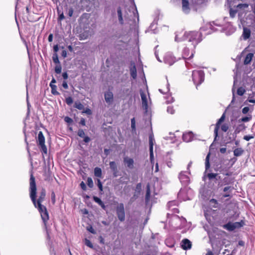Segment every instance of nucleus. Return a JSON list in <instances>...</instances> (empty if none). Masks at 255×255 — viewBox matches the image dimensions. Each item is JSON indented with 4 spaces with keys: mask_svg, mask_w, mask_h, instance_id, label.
Here are the masks:
<instances>
[{
    "mask_svg": "<svg viewBox=\"0 0 255 255\" xmlns=\"http://www.w3.org/2000/svg\"><path fill=\"white\" fill-rule=\"evenodd\" d=\"M31 166V169L29 171V197L34 207L37 209L39 208L41 210L43 207L45 206L41 204L42 202L44 200L45 198L38 197V198L37 199V187L35 178L33 175V172L32 170L33 165L32 162Z\"/></svg>",
    "mask_w": 255,
    "mask_h": 255,
    "instance_id": "obj_1",
    "label": "nucleus"
},
{
    "mask_svg": "<svg viewBox=\"0 0 255 255\" xmlns=\"http://www.w3.org/2000/svg\"><path fill=\"white\" fill-rule=\"evenodd\" d=\"M185 40L191 42L194 48H195L196 46L202 40V34L199 31H191L185 32L183 35L181 37H179L178 34H176L175 37V41L179 42Z\"/></svg>",
    "mask_w": 255,
    "mask_h": 255,
    "instance_id": "obj_2",
    "label": "nucleus"
},
{
    "mask_svg": "<svg viewBox=\"0 0 255 255\" xmlns=\"http://www.w3.org/2000/svg\"><path fill=\"white\" fill-rule=\"evenodd\" d=\"M231 168L229 166V161L223 157H219L218 161L215 162L214 164V170L220 173L223 171H227Z\"/></svg>",
    "mask_w": 255,
    "mask_h": 255,
    "instance_id": "obj_3",
    "label": "nucleus"
},
{
    "mask_svg": "<svg viewBox=\"0 0 255 255\" xmlns=\"http://www.w3.org/2000/svg\"><path fill=\"white\" fill-rule=\"evenodd\" d=\"M114 204H118L115 208V211L119 220L121 222L125 221L126 218V212L124 203H119L117 201H115Z\"/></svg>",
    "mask_w": 255,
    "mask_h": 255,
    "instance_id": "obj_4",
    "label": "nucleus"
},
{
    "mask_svg": "<svg viewBox=\"0 0 255 255\" xmlns=\"http://www.w3.org/2000/svg\"><path fill=\"white\" fill-rule=\"evenodd\" d=\"M192 80L194 84L197 86H199L204 80V72L202 70H194L192 72Z\"/></svg>",
    "mask_w": 255,
    "mask_h": 255,
    "instance_id": "obj_5",
    "label": "nucleus"
},
{
    "mask_svg": "<svg viewBox=\"0 0 255 255\" xmlns=\"http://www.w3.org/2000/svg\"><path fill=\"white\" fill-rule=\"evenodd\" d=\"M245 225V223L244 220H242L240 222H236L232 223L231 222H228L227 223L223 225V228L228 231L232 232L236 229H240Z\"/></svg>",
    "mask_w": 255,
    "mask_h": 255,
    "instance_id": "obj_6",
    "label": "nucleus"
},
{
    "mask_svg": "<svg viewBox=\"0 0 255 255\" xmlns=\"http://www.w3.org/2000/svg\"><path fill=\"white\" fill-rule=\"evenodd\" d=\"M151 133L149 135V158L151 163L154 161V154H153V140L154 136L152 132V128H150Z\"/></svg>",
    "mask_w": 255,
    "mask_h": 255,
    "instance_id": "obj_7",
    "label": "nucleus"
},
{
    "mask_svg": "<svg viewBox=\"0 0 255 255\" xmlns=\"http://www.w3.org/2000/svg\"><path fill=\"white\" fill-rule=\"evenodd\" d=\"M37 209L40 214V216L42 220L44 223L45 228L47 229V222L49 219V213L48 212L47 208L45 206H44L43 207V208H42L41 210L39 208Z\"/></svg>",
    "mask_w": 255,
    "mask_h": 255,
    "instance_id": "obj_8",
    "label": "nucleus"
},
{
    "mask_svg": "<svg viewBox=\"0 0 255 255\" xmlns=\"http://www.w3.org/2000/svg\"><path fill=\"white\" fill-rule=\"evenodd\" d=\"M52 60L53 62L56 64L55 67V72L56 74H60L62 71V66L59 61L57 53H53L52 55Z\"/></svg>",
    "mask_w": 255,
    "mask_h": 255,
    "instance_id": "obj_9",
    "label": "nucleus"
},
{
    "mask_svg": "<svg viewBox=\"0 0 255 255\" xmlns=\"http://www.w3.org/2000/svg\"><path fill=\"white\" fill-rule=\"evenodd\" d=\"M176 61V58L172 53H167L164 57V62L169 66L173 65Z\"/></svg>",
    "mask_w": 255,
    "mask_h": 255,
    "instance_id": "obj_10",
    "label": "nucleus"
},
{
    "mask_svg": "<svg viewBox=\"0 0 255 255\" xmlns=\"http://www.w3.org/2000/svg\"><path fill=\"white\" fill-rule=\"evenodd\" d=\"M110 168L113 172V177H117L121 175L120 171L118 170L117 163L115 161H110Z\"/></svg>",
    "mask_w": 255,
    "mask_h": 255,
    "instance_id": "obj_11",
    "label": "nucleus"
},
{
    "mask_svg": "<svg viewBox=\"0 0 255 255\" xmlns=\"http://www.w3.org/2000/svg\"><path fill=\"white\" fill-rule=\"evenodd\" d=\"M129 68L131 77L133 79H135L137 77V70L133 61H130Z\"/></svg>",
    "mask_w": 255,
    "mask_h": 255,
    "instance_id": "obj_12",
    "label": "nucleus"
},
{
    "mask_svg": "<svg viewBox=\"0 0 255 255\" xmlns=\"http://www.w3.org/2000/svg\"><path fill=\"white\" fill-rule=\"evenodd\" d=\"M140 95L142 101V106L145 113L147 112L148 104L146 96L141 90H140Z\"/></svg>",
    "mask_w": 255,
    "mask_h": 255,
    "instance_id": "obj_13",
    "label": "nucleus"
},
{
    "mask_svg": "<svg viewBox=\"0 0 255 255\" xmlns=\"http://www.w3.org/2000/svg\"><path fill=\"white\" fill-rule=\"evenodd\" d=\"M180 246L183 250L187 251L192 248V243L189 239H184L182 240Z\"/></svg>",
    "mask_w": 255,
    "mask_h": 255,
    "instance_id": "obj_14",
    "label": "nucleus"
},
{
    "mask_svg": "<svg viewBox=\"0 0 255 255\" xmlns=\"http://www.w3.org/2000/svg\"><path fill=\"white\" fill-rule=\"evenodd\" d=\"M178 178L183 185H186L189 183V178L184 174V172H181L179 173Z\"/></svg>",
    "mask_w": 255,
    "mask_h": 255,
    "instance_id": "obj_15",
    "label": "nucleus"
},
{
    "mask_svg": "<svg viewBox=\"0 0 255 255\" xmlns=\"http://www.w3.org/2000/svg\"><path fill=\"white\" fill-rule=\"evenodd\" d=\"M105 101L108 104H111L114 101L113 94L110 91L106 92L104 94Z\"/></svg>",
    "mask_w": 255,
    "mask_h": 255,
    "instance_id": "obj_16",
    "label": "nucleus"
},
{
    "mask_svg": "<svg viewBox=\"0 0 255 255\" xmlns=\"http://www.w3.org/2000/svg\"><path fill=\"white\" fill-rule=\"evenodd\" d=\"M217 176V173L209 172L206 175H204V176L203 177V180L205 181V177L206 176V177L209 180V184L211 183V185H212L213 183H215V180Z\"/></svg>",
    "mask_w": 255,
    "mask_h": 255,
    "instance_id": "obj_17",
    "label": "nucleus"
},
{
    "mask_svg": "<svg viewBox=\"0 0 255 255\" xmlns=\"http://www.w3.org/2000/svg\"><path fill=\"white\" fill-rule=\"evenodd\" d=\"M93 201L97 203L105 211H106L107 209V206H106L104 203V202L101 200V199L97 196H93Z\"/></svg>",
    "mask_w": 255,
    "mask_h": 255,
    "instance_id": "obj_18",
    "label": "nucleus"
},
{
    "mask_svg": "<svg viewBox=\"0 0 255 255\" xmlns=\"http://www.w3.org/2000/svg\"><path fill=\"white\" fill-rule=\"evenodd\" d=\"M124 162L125 164H126L127 166L132 169L134 167V160L131 158H129L128 157H125L124 158Z\"/></svg>",
    "mask_w": 255,
    "mask_h": 255,
    "instance_id": "obj_19",
    "label": "nucleus"
},
{
    "mask_svg": "<svg viewBox=\"0 0 255 255\" xmlns=\"http://www.w3.org/2000/svg\"><path fill=\"white\" fill-rule=\"evenodd\" d=\"M251 30L249 28L244 26L243 34L242 35V37H243V39L244 40L248 39L251 36Z\"/></svg>",
    "mask_w": 255,
    "mask_h": 255,
    "instance_id": "obj_20",
    "label": "nucleus"
},
{
    "mask_svg": "<svg viewBox=\"0 0 255 255\" xmlns=\"http://www.w3.org/2000/svg\"><path fill=\"white\" fill-rule=\"evenodd\" d=\"M182 10L185 13H188L190 11L189 3L188 0H182Z\"/></svg>",
    "mask_w": 255,
    "mask_h": 255,
    "instance_id": "obj_21",
    "label": "nucleus"
},
{
    "mask_svg": "<svg viewBox=\"0 0 255 255\" xmlns=\"http://www.w3.org/2000/svg\"><path fill=\"white\" fill-rule=\"evenodd\" d=\"M223 185H225L223 182V181H218L217 182V184H215V183H213L212 185H211V183H209L208 184V187L209 188H211L213 190H217L219 188L223 186Z\"/></svg>",
    "mask_w": 255,
    "mask_h": 255,
    "instance_id": "obj_22",
    "label": "nucleus"
},
{
    "mask_svg": "<svg viewBox=\"0 0 255 255\" xmlns=\"http://www.w3.org/2000/svg\"><path fill=\"white\" fill-rule=\"evenodd\" d=\"M193 137V134L192 131H189L188 133H183L182 135V139L184 141L189 142L190 141Z\"/></svg>",
    "mask_w": 255,
    "mask_h": 255,
    "instance_id": "obj_23",
    "label": "nucleus"
},
{
    "mask_svg": "<svg viewBox=\"0 0 255 255\" xmlns=\"http://www.w3.org/2000/svg\"><path fill=\"white\" fill-rule=\"evenodd\" d=\"M211 156V152H209L207 154L206 158H205V171L204 172V174H205L209 170L211 165L210 162V158Z\"/></svg>",
    "mask_w": 255,
    "mask_h": 255,
    "instance_id": "obj_24",
    "label": "nucleus"
},
{
    "mask_svg": "<svg viewBox=\"0 0 255 255\" xmlns=\"http://www.w3.org/2000/svg\"><path fill=\"white\" fill-rule=\"evenodd\" d=\"M95 181L99 190V195H103L104 194V188L103 186V182L99 178H97L95 180Z\"/></svg>",
    "mask_w": 255,
    "mask_h": 255,
    "instance_id": "obj_25",
    "label": "nucleus"
},
{
    "mask_svg": "<svg viewBox=\"0 0 255 255\" xmlns=\"http://www.w3.org/2000/svg\"><path fill=\"white\" fill-rule=\"evenodd\" d=\"M254 54L253 53H248L244 60V64L246 65L250 64L254 57Z\"/></svg>",
    "mask_w": 255,
    "mask_h": 255,
    "instance_id": "obj_26",
    "label": "nucleus"
},
{
    "mask_svg": "<svg viewBox=\"0 0 255 255\" xmlns=\"http://www.w3.org/2000/svg\"><path fill=\"white\" fill-rule=\"evenodd\" d=\"M189 52H190V50L188 48L185 47L184 48L183 51V58L184 59H190L193 57V56H194L193 53H192L191 55L188 58L187 57L189 54Z\"/></svg>",
    "mask_w": 255,
    "mask_h": 255,
    "instance_id": "obj_27",
    "label": "nucleus"
},
{
    "mask_svg": "<svg viewBox=\"0 0 255 255\" xmlns=\"http://www.w3.org/2000/svg\"><path fill=\"white\" fill-rule=\"evenodd\" d=\"M220 128H214V139L213 142L210 146V150L212 149H213L214 142L218 140L219 139V136L218 131Z\"/></svg>",
    "mask_w": 255,
    "mask_h": 255,
    "instance_id": "obj_28",
    "label": "nucleus"
},
{
    "mask_svg": "<svg viewBox=\"0 0 255 255\" xmlns=\"http://www.w3.org/2000/svg\"><path fill=\"white\" fill-rule=\"evenodd\" d=\"M157 27V22L154 20L149 26L147 30L145 31V32L152 31L153 33H155V30Z\"/></svg>",
    "mask_w": 255,
    "mask_h": 255,
    "instance_id": "obj_29",
    "label": "nucleus"
},
{
    "mask_svg": "<svg viewBox=\"0 0 255 255\" xmlns=\"http://www.w3.org/2000/svg\"><path fill=\"white\" fill-rule=\"evenodd\" d=\"M117 14H118V19H119L120 23L121 24H124V19H123V17L122 8L120 6H119L117 8Z\"/></svg>",
    "mask_w": 255,
    "mask_h": 255,
    "instance_id": "obj_30",
    "label": "nucleus"
},
{
    "mask_svg": "<svg viewBox=\"0 0 255 255\" xmlns=\"http://www.w3.org/2000/svg\"><path fill=\"white\" fill-rule=\"evenodd\" d=\"M94 175L98 178L102 177V170L100 167H96L94 170Z\"/></svg>",
    "mask_w": 255,
    "mask_h": 255,
    "instance_id": "obj_31",
    "label": "nucleus"
},
{
    "mask_svg": "<svg viewBox=\"0 0 255 255\" xmlns=\"http://www.w3.org/2000/svg\"><path fill=\"white\" fill-rule=\"evenodd\" d=\"M244 152V150L242 148H237L234 150V155L236 157L240 156L242 155Z\"/></svg>",
    "mask_w": 255,
    "mask_h": 255,
    "instance_id": "obj_32",
    "label": "nucleus"
},
{
    "mask_svg": "<svg viewBox=\"0 0 255 255\" xmlns=\"http://www.w3.org/2000/svg\"><path fill=\"white\" fill-rule=\"evenodd\" d=\"M150 197V190L149 184H148L146 186V194L145 197V202H148L149 201Z\"/></svg>",
    "mask_w": 255,
    "mask_h": 255,
    "instance_id": "obj_33",
    "label": "nucleus"
},
{
    "mask_svg": "<svg viewBox=\"0 0 255 255\" xmlns=\"http://www.w3.org/2000/svg\"><path fill=\"white\" fill-rule=\"evenodd\" d=\"M226 117V111L224 112V113L222 115L221 117L218 120V122L215 125V128H220V126L222 123H223Z\"/></svg>",
    "mask_w": 255,
    "mask_h": 255,
    "instance_id": "obj_34",
    "label": "nucleus"
},
{
    "mask_svg": "<svg viewBox=\"0 0 255 255\" xmlns=\"http://www.w3.org/2000/svg\"><path fill=\"white\" fill-rule=\"evenodd\" d=\"M237 82V79L236 77H234V84L232 89V92L233 93V98L231 101V103H233L235 101V85Z\"/></svg>",
    "mask_w": 255,
    "mask_h": 255,
    "instance_id": "obj_35",
    "label": "nucleus"
},
{
    "mask_svg": "<svg viewBox=\"0 0 255 255\" xmlns=\"http://www.w3.org/2000/svg\"><path fill=\"white\" fill-rule=\"evenodd\" d=\"M49 86L51 89V94L53 95H59L60 93L57 91V86L54 84H50Z\"/></svg>",
    "mask_w": 255,
    "mask_h": 255,
    "instance_id": "obj_36",
    "label": "nucleus"
},
{
    "mask_svg": "<svg viewBox=\"0 0 255 255\" xmlns=\"http://www.w3.org/2000/svg\"><path fill=\"white\" fill-rule=\"evenodd\" d=\"M38 144L40 143H45V137L42 132V131H39L38 134V139H37Z\"/></svg>",
    "mask_w": 255,
    "mask_h": 255,
    "instance_id": "obj_37",
    "label": "nucleus"
},
{
    "mask_svg": "<svg viewBox=\"0 0 255 255\" xmlns=\"http://www.w3.org/2000/svg\"><path fill=\"white\" fill-rule=\"evenodd\" d=\"M134 190V193L138 194L140 195L141 192L142 191V184L141 183H138L136 185V187L135 188Z\"/></svg>",
    "mask_w": 255,
    "mask_h": 255,
    "instance_id": "obj_38",
    "label": "nucleus"
},
{
    "mask_svg": "<svg viewBox=\"0 0 255 255\" xmlns=\"http://www.w3.org/2000/svg\"><path fill=\"white\" fill-rule=\"evenodd\" d=\"M249 4L247 3H239L237 6L236 7L238 9V10H243L244 9L247 8L249 7Z\"/></svg>",
    "mask_w": 255,
    "mask_h": 255,
    "instance_id": "obj_39",
    "label": "nucleus"
},
{
    "mask_svg": "<svg viewBox=\"0 0 255 255\" xmlns=\"http://www.w3.org/2000/svg\"><path fill=\"white\" fill-rule=\"evenodd\" d=\"M252 119V115H249L247 116L242 117V118L239 119L238 121H239V123H240L241 122H247L250 121Z\"/></svg>",
    "mask_w": 255,
    "mask_h": 255,
    "instance_id": "obj_40",
    "label": "nucleus"
},
{
    "mask_svg": "<svg viewBox=\"0 0 255 255\" xmlns=\"http://www.w3.org/2000/svg\"><path fill=\"white\" fill-rule=\"evenodd\" d=\"M254 97V94L253 93L252 94H250L248 99L245 102L244 104L245 105H247V102L255 104V99L253 98Z\"/></svg>",
    "mask_w": 255,
    "mask_h": 255,
    "instance_id": "obj_41",
    "label": "nucleus"
},
{
    "mask_svg": "<svg viewBox=\"0 0 255 255\" xmlns=\"http://www.w3.org/2000/svg\"><path fill=\"white\" fill-rule=\"evenodd\" d=\"M209 203L210 205L213 208H216L218 207L219 203L216 199L212 198L210 200Z\"/></svg>",
    "mask_w": 255,
    "mask_h": 255,
    "instance_id": "obj_42",
    "label": "nucleus"
},
{
    "mask_svg": "<svg viewBox=\"0 0 255 255\" xmlns=\"http://www.w3.org/2000/svg\"><path fill=\"white\" fill-rule=\"evenodd\" d=\"M38 145L39 146L41 151L44 154H47V148L45 143L39 144Z\"/></svg>",
    "mask_w": 255,
    "mask_h": 255,
    "instance_id": "obj_43",
    "label": "nucleus"
},
{
    "mask_svg": "<svg viewBox=\"0 0 255 255\" xmlns=\"http://www.w3.org/2000/svg\"><path fill=\"white\" fill-rule=\"evenodd\" d=\"M245 89L243 87H240L238 88L237 94L240 96H243L246 93Z\"/></svg>",
    "mask_w": 255,
    "mask_h": 255,
    "instance_id": "obj_44",
    "label": "nucleus"
},
{
    "mask_svg": "<svg viewBox=\"0 0 255 255\" xmlns=\"http://www.w3.org/2000/svg\"><path fill=\"white\" fill-rule=\"evenodd\" d=\"M87 184L90 188H92L94 187L93 181L91 177H89L87 178Z\"/></svg>",
    "mask_w": 255,
    "mask_h": 255,
    "instance_id": "obj_45",
    "label": "nucleus"
},
{
    "mask_svg": "<svg viewBox=\"0 0 255 255\" xmlns=\"http://www.w3.org/2000/svg\"><path fill=\"white\" fill-rule=\"evenodd\" d=\"M74 107L79 110L84 109V106L80 102H75L74 104Z\"/></svg>",
    "mask_w": 255,
    "mask_h": 255,
    "instance_id": "obj_46",
    "label": "nucleus"
},
{
    "mask_svg": "<svg viewBox=\"0 0 255 255\" xmlns=\"http://www.w3.org/2000/svg\"><path fill=\"white\" fill-rule=\"evenodd\" d=\"M85 244L89 248L92 249H94V246L93 244L89 239H87V238L85 239Z\"/></svg>",
    "mask_w": 255,
    "mask_h": 255,
    "instance_id": "obj_47",
    "label": "nucleus"
},
{
    "mask_svg": "<svg viewBox=\"0 0 255 255\" xmlns=\"http://www.w3.org/2000/svg\"><path fill=\"white\" fill-rule=\"evenodd\" d=\"M238 10V9H233L232 8H230L229 10L230 17L234 18Z\"/></svg>",
    "mask_w": 255,
    "mask_h": 255,
    "instance_id": "obj_48",
    "label": "nucleus"
},
{
    "mask_svg": "<svg viewBox=\"0 0 255 255\" xmlns=\"http://www.w3.org/2000/svg\"><path fill=\"white\" fill-rule=\"evenodd\" d=\"M58 14V21H61L62 20L64 19L65 18V16L64 15L63 12L61 11L60 10H57Z\"/></svg>",
    "mask_w": 255,
    "mask_h": 255,
    "instance_id": "obj_49",
    "label": "nucleus"
},
{
    "mask_svg": "<svg viewBox=\"0 0 255 255\" xmlns=\"http://www.w3.org/2000/svg\"><path fill=\"white\" fill-rule=\"evenodd\" d=\"M87 230L90 233H91L92 234L95 235L96 234V231L93 228V227L92 225H89V226H87Z\"/></svg>",
    "mask_w": 255,
    "mask_h": 255,
    "instance_id": "obj_50",
    "label": "nucleus"
},
{
    "mask_svg": "<svg viewBox=\"0 0 255 255\" xmlns=\"http://www.w3.org/2000/svg\"><path fill=\"white\" fill-rule=\"evenodd\" d=\"M170 241H171L169 239L166 240L165 241V243L167 247L169 248H173L174 246V244L172 242H171Z\"/></svg>",
    "mask_w": 255,
    "mask_h": 255,
    "instance_id": "obj_51",
    "label": "nucleus"
},
{
    "mask_svg": "<svg viewBox=\"0 0 255 255\" xmlns=\"http://www.w3.org/2000/svg\"><path fill=\"white\" fill-rule=\"evenodd\" d=\"M228 136L230 140H235L237 137L236 132H234L233 133L230 132V133H229Z\"/></svg>",
    "mask_w": 255,
    "mask_h": 255,
    "instance_id": "obj_52",
    "label": "nucleus"
},
{
    "mask_svg": "<svg viewBox=\"0 0 255 255\" xmlns=\"http://www.w3.org/2000/svg\"><path fill=\"white\" fill-rule=\"evenodd\" d=\"M65 102L68 105L70 106L73 103V98L71 97H68L66 98Z\"/></svg>",
    "mask_w": 255,
    "mask_h": 255,
    "instance_id": "obj_53",
    "label": "nucleus"
},
{
    "mask_svg": "<svg viewBox=\"0 0 255 255\" xmlns=\"http://www.w3.org/2000/svg\"><path fill=\"white\" fill-rule=\"evenodd\" d=\"M77 134L79 137L81 138H83L86 135L85 132L82 128L79 129Z\"/></svg>",
    "mask_w": 255,
    "mask_h": 255,
    "instance_id": "obj_54",
    "label": "nucleus"
},
{
    "mask_svg": "<svg viewBox=\"0 0 255 255\" xmlns=\"http://www.w3.org/2000/svg\"><path fill=\"white\" fill-rule=\"evenodd\" d=\"M255 135L253 134H249V135H246L244 136L243 138L244 139L246 140V141H249L250 139L254 138Z\"/></svg>",
    "mask_w": 255,
    "mask_h": 255,
    "instance_id": "obj_55",
    "label": "nucleus"
},
{
    "mask_svg": "<svg viewBox=\"0 0 255 255\" xmlns=\"http://www.w3.org/2000/svg\"><path fill=\"white\" fill-rule=\"evenodd\" d=\"M46 196V190L45 188H42L39 193V197L45 198Z\"/></svg>",
    "mask_w": 255,
    "mask_h": 255,
    "instance_id": "obj_56",
    "label": "nucleus"
},
{
    "mask_svg": "<svg viewBox=\"0 0 255 255\" xmlns=\"http://www.w3.org/2000/svg\"><path fill=\"white\" fill-rule=\"evenodd\" d=\"M167 112L170 114H174L175 110L172 106H168L167 108Z\"/></svg>",
    "mask_w": 255,
    "mask_h": 255,
    "instance_id": "obj_57",
    "label": "nucleus"
},
{
    "mask_svg": "<svg viewBox=\"0 0 255 255\" xmlns=\"http://www.w3.org/2000/svg\"><path fill=\"white\" fill-rule=\"evenodd\" d=\"M82 138H83V141L85 143H88L91 140V138L86 135H85Z\"/></svg>",
    "mask_w": 255,
    "mask_h": 255,
    "instance_id": "obj_58",
    "label": "nucleus"
},
{
    "mask_svg": "<svg viewBox=\"0 0 255 255\" xmlns=\"http://www.w3.org/2000/svg\"><path fill=\"white\" fill-rule=\"evenodd\" d=\"M64 121L68 123L69 125L71 124L73 122V120L69 117H65L64 118Z\"/></svg>",
    "mask_w": 255,
    "mask_h": 255,
    "instance_id": "obj_59",
    "label": "nucleus"
},
{
    "mask_svg": "<svg viewBox=\"0 0 255 255\" xmlns=\"http://www.w3.org/2000/svg\"><path fill=\"white\" fill-rule=\"evenodd\" d=\"M80 187H81L82 190H83V191H86L87 189L86 185V184L85 183V182L84 181H82L80 183Z\"/></svg>",
    "mask_w": 255,
    "mask_h": 255,
    "instance_id": "obj_60",
    "label": "nucleus"
},
{
    "mask_svg": "<svg viewBox=\"0 0 255 255\" xmlns=\"http://www.w3.org/2000/svg\"><path fill=\"white\" fill-rule=\"evenodd\" d=\"M222 181L224 185H228L231 183L230 179L228 177H225Z\"/></svg>",
    "mask_w": 255,
    "mask_h": 255,
    "instance_id": "obj_61",
    "label": "nucleus"
},
{
    "mask_svg": "<svg viewBox=\"0 0 255 255\" xmlns=\"http://www.w3.org/2000/svg\"><path fill=\"white\" fill-rule=\"evenodd\" d=\"M158 46L157 45L154 48V49H155V51H154V54H155V56L156 57V58L157 59V60L159 61V62H161V60L159 59V57L158 56V51H157L156 49L157 48Z\"/></svg>",
    "mask_w": 255,
    "mask_h": 255,
    "instance_id": "obj_62",
    "label": "nucleus"
},
{
    "mask_svg": "<svg viewBox=\"0 0 255 255\" xmlns=\"http://www.w3.org/2000/svg\"><path fill=\"white\" fill-rule=\"evenodd\" d=\"M139 195L134 193L133 196L130 198V201H133L139 197Z\"/></svg>",
    "mask_w": 255,
    "mask_h": 255,
    "instance_id": "obj_63",
    "label": "nucleus"
},
{
    "mask_svg": "<svg viewBox=\"0 0 255 255\" xmlns=\"http://www.w3.org/2000/svg\"><path fill=\"white\" fill-rule=\"evenodd\" d=\"M250 110V108L249 107H244L243 109H242V113L244 114H247L249 111Z\"/></svg>",
    "mask_w": 255,
    "mask_h": 255,
    "instance_id": "obj_64",
    "label": "nucleus"
}]
</instances>
